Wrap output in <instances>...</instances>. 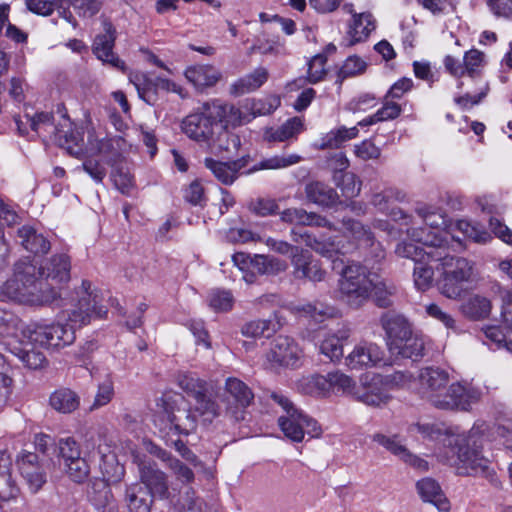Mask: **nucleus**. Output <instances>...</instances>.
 Segmentation results:
<instances>
[{
	"label": "nucleus",
	"mask_w": 512,
	"mask_h": 512,
	"mask_svg": "<svg viewBox=\"0 0 512 512\" xmlns=\"http://www.w3.org/2000/svg\"><path fill=\"white\" fill-rule=\"evenodd\" d=\"M77 302L68 313L67 322L38 323L27 326L26 336L30 342L51 351H60L72 345L76 339V326L82 327L93 318H103L107 309L102 305L103 297L92 289L88 280H83L76 290Z\"/></svg>",
	"instance_id": "nucleus-1"
},
{
	"label": "nucleus",
	"mask_w": 512,
	"mask_h": 512,
	"mask_svg": "<svg viewBox=\"0 0 512 512\" xmlns=\"http://www.w3.org/2000/svg\"><path fill=\"white\" fill-rule=\"evenodd\" d=\"M411 429L423 436L437 441L434 449L436 457L457 468L459 474L486 475L490 474L489 460L482 456L479 439L484 425L474 426L468 433L442 431L435 425L414 424Z\"/></svg>",
	"instance_id": "nucleus-2"
},
{
	"label": "nucleus",
	"mask_w": 512,
	"mask_h": 512,
	"mask_svg": "<svg viewBox=\"0 0 512 512\" xmlns=\"http://www.w3.org/2000/svg\"><path fill=\"white\" fill-rule=\"evenodd\" d=\"M249 121L250 117L235 105L212 100L203 103L184 117L181 121V130L190 140L206 147L212 153H218L227 150L221 143L222 137L228 136L226 129Z\"/></svg>",
	"instance_id": "nucleus-3"
},
{
	"label": "nucleus",
	"mask_w": 512,
	"mask_h": 512,
	"mask_svg": "<svg viewBox=\"0 0 512 512\" xmlns=\"http://www.w3.org/2000/svg\"><path fill=\"white\" fill-rule=\"evenodd\" d=\"M440 278L438 289L440 293L453 300L462 298L478 280L474 264L466 258L449 255L445 249L439 251Z\"/></svg>",
	"instance_id": "nucleus-4"
},
{
	"label": "nucleus",
	"mask_w": 512,
	"mask_h": 512,
	"mask_svg": "<svg viewBox=\"0 0 512 512\" xmlns=\"http://www.w3.org/2000/svg\"><path fill=\"white\" fill-rule=\"evenodd\" d=\"M380 323L387 335L389 351L393 355L415 360L423 356L424 338L412 331L410 324L403 316L386 312L381 316Z\"/></svg>",
	"instance_id": "nucleus-5"
},
{
	"label": "nucleus",
	"mask_w": 512,
	"mask_h": 512,
	"mask_svg": "<svg viewBox=\"0 0 512 512\" xmlns=\"http://www.w3.org/2000/svg\"><path fill=\"white\" fill-rule=\"evenodd\" d=\"M363 263L353 262L346 265L341 272L338 290L341 298L353 308H359L369 300L370 288L377 280V271Z\"/></svg>",
	"instance_id": "nucleus-6"
},
{
	"label": "nucleus",
	"mask_w": 512,
	"mask_h": 512,
	"mask_svg": "<svg viewBox=\"0 0 512 512\" xmlns=\"http://www.w3.org/2000/svg\"><path fill=\"white\" fill-rule=\"evenodd\" d=\"M416 216H409L404 219V224L408 226L406 233L413 240L423 245H432L440 249H445L449 234L444 230L446 226L445 217L429 207H419L415 210Z\"/></svg>",
	"instance_id": "nucleus-7"
},
{
	"label": "nucleus",
	"mask_w": 512,
	"mask_h": 512,
	"mask_svg": "<svg viewBox=\"0 0 512 512\" xmlns=\"http://www.w3.org/2000/svg\"><path fill=\"white\" fill-rule=\"evenodd\" d=\"M271 397L285 411V414L278 418V425L285 437L299 443L304 440L305 434L311 438L321 436L322 428L318 422L297 408L286 396L273 393Z\"/></svg>",
	"instance_id": "nucleus-8"
},
{
	"label": "nucleus",
	"mask_w": 512,
	"mask_h": 512,
	"mask_svg": "<svg viewBox=\"0 0 512 512\" xmlns=\"http://www.w3.org/2000/svg\"><path fill=\"white\" fill-rule=\"evenodd\" d=\"M36 267L30 263L18 264L14 278L6 281L0 290L1 301H14L30 305L33 286V277Z\"/></svg>",
	"instance_id": "nucleus-9"
},
{
	"label": "nucleus",
	"mask_w": 512,
	"mask_h": 512,
	"mask_svg": "<svg viewBox=\"0 0 512 512\" xmlns=\"http://www.w3.org/2000/svg\"><path fill=\"white\" fill-rule=\"evenodd\" d=\"M254 400L252 390L240 379L229 377L225 381V396L220 402L225 406V415L232 420L245 418V410Z\"/></svg>",
	"instance_id": "nucleus-10"
},
{
	"label": "nucleus",
	"mask_w": 512,
	"mask_h": 512,
	"mask_svg": "<svg viewBox=\"0 0 512 512\" xmlns=\"http://www.w3.org/2000/svg\"><path fill=\"white\" fill-rule=\"evenodd\" d=\"M302 350L294 339L279 335L271 343L266 354L268 368L279 371L283 368L295 369L301 365Z\"/></svg>",
	"instance_id": "nucleus-11"
},
{
	"label": "nucleus",
	"mask_w": 512,
	"mask_h": 512,
	"mask_svg": "<svg viewBox=\"0 0 512 512\" xmlns=\"http://www.w3.org/2000/svg\"><path fill=\"white\" fill-rule=\"evenodd\" d=\"M481 398V392L474 387L464 386L459 382L447 385L435 401L433 406L444 410H464L467 411L471 406L477 403Z\"/></svg>",
	"instance_id": "nucleus-12"
},
{
	"label": "nucleus",
	"mask_w": 512,
	"mask_h": 512,
	"mask_svg": "<svg viewBox=\"0 0 512 512\" xmlns=\"http://www.w3.org/2000/svg\"><path fill=\"white\" fill-rule=\"evenodd\" d=\"M169 430L179 435H188L194 432L198 425V415L184 398L180 397L175 405L165 410Z\"/></svg>",
	"instance_id": "nucleus-13"
},
{
	"label": "nucleus",
	"mask_w": 512,
	"mask_h": 512,
	"mask_svg": "<svg viewBox=\"0 0 512 512\" xmlns=\"http://www.w3.org/2000/svg\"><path fill=\"white\" fill-rule=\"evenodd\" d=\"M384 350L371 341H360L345 357V366L350 370H362L378 366L384 361Z\"/></svg>",
	"instance_id": "nucleus-14"
},
{
	"label": "nucleus",
	"mask_w": 512,
	"mask_h": 512,
	"mask_svg": "<svg viewBox=\"0 0 512 512\" xmlns=\"http://www.w3.org/2000/svg\"><path fill=\"white\" fill-rule=\"evenodd\" d=\"M414 382L421 397L432 404L448 385L449 375L440 368L426 367L419 371Z\"/></svg>",
	"instance_id": "nucleus-15"
},
{
	"label": "nucleus",
	"mask_w": 512,
	"mask_h": 512,
	"mask_svg": "<svg viewBox=\"0 0 512 512\" xmlns=\"http://www.w3.org/2000/svg\"><path fill=\"white\" fill-rule=\"evenodd\" d=\"M343 226L345 233L355 239L360 246L369 248L370 251L366 255L364 261L368 259L367 265L374 267L370 264L379 263L385 258V251L379 242L374 241L372 232L362 225L360 222L355 220H343Z\"/></svg>",
	"instance_id": "nucleus-16"
},
{
	"label": "nucleus",
	"mask_w": 512,
	"mask_h": 512,
	"mask_svg": "<svg viewBox=\"0 0 512 512\" xmlns=\"http://www.w3.org/2000/svg\"><path fill=\"white\" fill-rule=\"evenodd\" d=\"M21 476L31 492H38L47 482V473L37 454L23 451L17 456Z\"/></svg>",
	"instance_id": "nucleus-17"
},
{
	"label": "nucleus",
	"mask_w": 512,
	"mask_h": 512,
	"mask_svg": "<svg viewBox=\"0 0 512 512\" xmlns=\"http://www.w3.org/2000/svg\"><path fill=\"white\" fill-rule=\"evenodd\" d=\"M33 286L35 290L32 292L30 305L33 306H50L60 308L65 305L62 297V289L60 285L55 284L51 280L43 276L33 277Z\"/></svg>",
	"instance_id": "nucleus-18"
},
{
	"label": "nucleus",
	"mask_w": 512,
	"mask_h": 512,
	"mask_svg": "<svg viewBox=\"0 0 512 512\" xmlns=\"http://www.w3.org/2000/svg\"><path fill=\"white\" fill-rule=\"evenodd\" d=\"M293 267V277L295 279H307L312 282H321L324 280L326 272L315 260L309 251L300 249L295 250L291 258Z\"/></svg>",
	"instance_id": "nucleus-19"
},
{
	"label": "nucleus",
	"mask_w": 512,
	"mask_h": 512,
	"mask_svg": "<svg viewBox=\"0 0 512 512\" xmlns=\"http://www.w3.org/2000/svg\"><path fill=\"white\" fill-rule=\"evenodd\" d=\"M122 142L121 138L99 139L90 133L86 152L87 154H94L108 165L116 166V164L122 162V154L120 152Z\"/></svg>",
	"instance_id": "nucleus-20"
},
{
	"label": "nucleus",
	"mask_w": 512,
	"mask_h": 512,
	"mask_svg": "<svg viewBox=\"0 0 512 512\" xmlns=\"http://www.w3.org/2000/svg\"><path fill=\"white\" fill-rule=\"evenodd\" d=\"M184 75L199 92L216 86L223 79L222 71L212 64L191 65L185 69Z\"/></svg>",
	"instance_id": "nucleus-21"
},
{
	"label": "nucleus",
	"mask_w": 512,
	"mask_h": 512,
	"mask_svg": "<svg viewBox=\"0 0 512 512\" xmlns=\"http://www.w3.org/2000/svg\"><path fill=\"white\" fill-rule=\"evenodd\" d=\"M102 34L96 36L93 43V52L96 57L113 67H116L120 70L125 69V64L122 60L115 56L113 53L114 41H115V29L112 24L109 22L103 23Z\"/></svg>",
	"instance_id": "nucleus-22"
},
{
	"label": "nucleus",
	"mask_w": 512,
	"mask_h": 512,
	"mask_svg": "<svg viewBox=\"0 0 512 512\" xmlns=\"http://www.w3.org/2000/svg\"><path fill=\"white\" fill-rule=\"evenodd\" d=\"M140 479L145 489L152 497L161 499L169 497L167 478L164 472L154 464H142L140 467Z\"/></svg>",
	"instance_id": "nucleus-23"
},
{
	"label": "nucleus",
	"mask_w": 512,
	"mask_h": 512,
	"mask_svg": "<svg viewBox=\"0 0 512 512\" xmlns=\"http://www.w3.org/2000/svg\"><path fill=\"white\" fill-rule=\"evenodd\" d=\"M407 199L406 193L396 189H387L382 193H377L372 198V204L377 207L381 212L391 216L395 221L409 219L400 208L393 206V202H404Z\"/></svg>",
	"instance_id": "nucleus-24"
},
{
	"label": "nucleus",
	"mask_w": 512,
	"mask_h": 512,
	"mask_svg": "<svg viewBox=\"0 0 512 512\" xmlns=\"http://www.w3.org/2000/svg\"><path fill=\"white\" fill-rule=\"evenodd\" d=\"M27 325L14 313L0 309V343L17 346L18 336H25Z\"/></svg>",
	"instance_id": "nucleus-25"
},
{
	"label": "nucleus",
	"mask_w": 512,
	"mask_h": 512,
	"mask_svg": "<svg viewBox=\"0 0 512 512\" xmlns=\"http://www.w3.org/2000/svg\"><path fill=\"white\" fill-rule=\"evenodd\" d=\"M17 346L8 345L6 349L12 354L17 356L21 362L29 369L37 370L42 369L47 365V359L45 355L33 348L28 349L29 345H36L28 340V336H18Z\"/></svg>",
	"instance_id": "nucleus-26"
},
{
	"label": "nucleus",
	"mask_w": 512,
	"mask_h": 512,
	"mask_svg": "<svg viewBox=\"0 0 512 512\" xmlns=\"http://www.w3.org/2000/svg\"><path fill=\"white\" fill-rule=\"evenodd\" d=\"M354 398L366 405L379 406L389 399L383 380L380 376H373L370 382H362L356 387Z\"/></svg>",
	"instance_id": "nucleus-27"
},
{
	"label": "nucleus",
	"mask_w": 512,
	"mask_h": 512,
	"mask_svg": "<svg viewBox=\"0 0 512 512\" xmlns=\"http://www.w3.org/2000/svg\"><path fill=\"white\" fill-rule=\"evenodd\" d=\"M12 466L10 454L0 450V502L15 499L19 494V487L12 476Z\"/></svg>",
	"instance_id": "nucleus-28"
},
{
	"label": "nucleus",
	"mask_w": 512,
	"mask_h": 512,
	"mask_svg": "<svg viewBox=\"0 0 512 512\" xmlns=\"http://www.w3.org/2000/svg\"><path fill=\"white\" fill-rule=\"evenodd\" d=\"M376 29V20L370 12L354 14L349 24L348 45L353 46L368 39L372 31Z\"/></svg>",
	"instance_id": "nucleus-29"
},
{
	"label": "nucleus",
	"mask_w": 512,
	"mask_h": 512,
	"mask_svg": "<svg viewBox=\"0 0 512 512\" xmlns=\"http://www.w3.org/2000/svg\"><path fill=\"white\" fill-rule=\"evenodd\" d=\"M416 488L424 502L433 504L440 512L449 511L450 503L434 479L423 478L417 482Z\"/></svg>",
	"instance_id": "nucleus-30"
},
{
	"label": "nucleus",
	"mask_w": 512,
	"mask_h": 512,
	"mask_svg": "<svg viewBox=\"0 0 512 512\" xmlns=\"http://www.w3.org/2000/svg\"><path fill=\"white\" fill-rule=\"evenodd\" d=\"M38 275L55 282L57 285L67 283L70 279V259L67 255H55L38 270Z\"/></svg>",
	"instance_id": "nucleus-31"
},
{
	"label": "nucleus",
	"mask_w": 512,
	"mask_h": 512,
	"mask_svg": "<svg viewBox=\"0 0 512 512\" xmlns=\"http://www.w3.org/2000/svg\"><path fill=\"white\" fill-rule=\"evenodd\" d=\"M303 129V120L300 117H292L279 127L265 128L263 139L267 142H285L296 138Z\"/></svg>",
	"instance_id": "nucleus-32"
},
{
	"label": "nucleus",
	"mask_w": 512,
	"mask_h": 512,
	"mask_svg": "<svg viewBox=\"0 0 512 512\" xmlns=\"http://www.w3.org/2000/svg\"><path fill=\"white\" fill-rule=\"evenodd\" d=\"M350 336L348 329L337 333H327L319 343V351L331 362H339L343 357V342Z\"/></svg>",
	"instance_id": "nucleus-33"
},
{
	"label": "nucleus",
	"mask_w": 512,
	"mask_h": 512,
	"mask_svg": "<svg viewBox=\"0 0 512 512\" xmlns=\"http://www.w3.org/2000/svg\"><path fill=\"white\" fill-rule=\"evenodd\" d=\"M280 218L283 222L293 225L318 226L334 229L333 225L324 217L315 213H308L302 208L286 209L281 213Z\"/></svg>",
	"instance_id": "nucleus-34"
},
{
	"label": "nucleus",
	"mask_w": 512,
	"mask_h": 512,
	"mask_svg": "<svg viewBox=\"0 0 512 512\" xmlns=\"http://www.w3.org/2000/svg\"><path fill=\"white\" fill-rule=\"evenodd\" d=\"M204 164L217 180L225 185L232 184L237 178L238 171L244 166L242 160L221 162L212 158H206Z\"/></svg>",
	"instance_id": "nucleus-35"
},
{
	"label": "nucleus",
	"mask_w": 512,
	"mask_h": 512,
	"mask_svg": "<svg viewBox=\"0 0 512 512\" xmlns=\"http://www.w3.org/2000/svg\"><path fill=\"white\" fill-rule=\"evenodd\" d=\"M268 71L258 67L251 73L239 78L230 86V93L239 96L260 88L268 79Z\"/></svg>",
	"instance_id": "nucleus-36"
},
{
	"label": "nucleus",
	"mask_w": 512,
	"mask_h": 512,
	"mask_svg": "<svg viewBox=\"0 0 512 512\" xmlns=\"http://www.w3.org/2000/svg\"><path fill=\"white\" fill-rule=\"evenodd\" d=\"M195 411L198 417H201L203 422L211 423L215 418L225 414V408L214 398L209 392H203L195 399Z\"/></svg>",
	"instance_id": "nucleus-37"
},
{
	"label": "nucleus",
	"mask_w": 512,
	"mask_h": 512,
	"mask_svg": "<svg viewBox=\"0 0 512 512\" xmlns=\"http://www.w3.org/2000/svg\"><path fill=\"white\" fill-rule=\"evenodd\" d=\"M152 498L140 484H132L126 489L125 500L130 512H150Z\"/></svg>",
	"instance_id": "nucleus-38"
},
{
	"label": "nucleus",
	"mask_w": 512,
	"mask_h": 512,
	"mask_svg": "<svg viewBox=\"0 0 512 512\" xmlns=\"http://www.w3.org/2000/svg\"><path fill=\"white\" fill-rule=\"evenodd\" d=\"M305 193L309 201L320 206L331 207L338 202L336 191L322 182L307 184Z\"/></svg>",
	"instance_id": "nucleus-39"
},
{
	"label": "nucleus",
	"mask_w": 512,
	"mask_h": 512,
	"mask_svg": "<svg viewBox=\"0 0 512 512\" xmlns=\"http://www.w3.org/2000/svg\"><path fill=\"white\" fill-rule=\"evenodd\" d=\"M425 246L426 248H422L412 243L401 242L396 246L395 253L400 257L413 260L414 263H417L422 259L435 260V258L440 257V248L432 245Z\"/></svg>",
	"instance_id": "nucleus-40"
},
{
	"label": "nucleus",
	"mask_w": 512,
	"mask_h": 512,
	"mask_svg": "<svg viewBox=\"0 0 512 512\" xmlns=\"http://www.w3.org/2000/svg\"><path fill=\"white\" fill-rule=\"evenodd\" d=\"M291 236L294 242H303L324 257L333 258L339 252V248L334 242H324L307 232H298L296 229H292Z\"/></svg>",
	"instance_id": "nucleus-41"
},
{
	"label": "nucleus",
	"mask_w": 512,
	"mask_h": 512,
	"mask_svg": "<svg viewBox=\"0 0 512 512\" xmlns=\"http://www.w3.org/2000/svg\"><path fill=\"white\" fill-rule=\"evenodd\" d=\"M18 236L23 247L34 254H45L50 250L49 241L31 226L20 228Z\"/></svg>",
	"instance_id": "nucleus-42"
},
{
	"label": "nucleus",
	"mask_w": 512,
	"mask_h": 512,
	"mask_svg": "<svg viewBox=\"0 0 512 512\" xmlns=\"http://www.w3.org/2000/svg\"><path fill=\"white\" fill-rule=\"evenodd\" d=\"M359 134L357 126L347 128L340 126L326 133L317 144L319 149H333L340 147L343 143L355 139Z\"/></svg>",
	"instance_id": "nucleus-43"
},
{
	"label": "nucleus",
	"mask_w": 512,
	"mask_h": 512,
	"mask_svg": "<svg viewBox=\"0 0 512 512\" xmlns=\"http://www.w3.org/2000/svg\"><path fill=\"white\" fill-rule=\"evenodd\" d=\"M301 160L302 158L298 154L273 155L271 157L262 159L260 162L251 167L247 173L251 174L260 170L285 169L299 163Z\"/></svg>",
	"instance_id": "nucleus-44"
},
{
	"label": "nucleus",
	"mask_w": 512,
	"mask_h": 512,
	"mask_svg": "<svg viewBox=\"0 0 512 512\" xmlns=\"http://www.w3.org/2000/svg\"><path fill=\"white\" fill-rule=\"evenodd\" d=\"M491 308L490 300L481 295H473L461 305L462 313L474 320L486 318L490 314Z\"/></svg>",
	"instance_id": "nucleus-45"
},
{
	"label": "nucleus",
	"mask_w": 512,
	"mask_h": 512,
	"mask_svg": "<svg viewBox=\"0 0 512 512\" xmlns=\"http://www.w3.org/2000/svg\"><path fill=\"white\" fill-rule=\"evenodd\" d=\"M60 146L64 147L69 154L79 157L82 154L83 136L77 129L69 126L68 130L59 129L54 135Z\"/></svg>",
	"instance_id": "nucleus-46"
},
{
	"label": "nucleus",
	"mask_w": 512,
	"mask_h": 512,
	"mask_svg": "<svg viewBox=\"0 0 512 512\" xmlns=\"http://www.w3.org/2000/svg\"><path fill=\"white\" fill-rule=\"evenodd\" d=\"M78 395L70 389H60L50 396V405L58 412L71 413L79 406Z\"/></svg>",
	"instance_id": "nucleus-47"
},
{
	"label": "nucleus",
	"mask_w": 512,
	"mask_h": 512,
	"mask_svg": "<svg viewBox=\"0 0 512 512\" xmlns=\"http://www.w3.org/2000/svg\"><path fill=\"white\" fill-rule=\"evenodd\" d=\"M177 383L179 387L194 399L203 392L210 391V385L196 374L190 372H181L177 375Z\"/></svg>",
	"instance_id": "nucleus-48"
},
{
	"label": "nucleus",
	"mask_w": 512,
	"mask_h": 512,
	"mask_svg": "<svg viewBox=\"0 0 512 512\" xmlns=\"http://www.w3.org/2000/svg\"><path fill=\"white\" fill-rule=\"evenodd\" d=\"M394 293L395 287L377 273V280L373 281L370 288L369 299L372 298L378 307L387 308L392 304L391 298Z\"/></svg>",
	"instance_id": "nucleus-49"
},
{
	"label": "nucleus",
	"mask_w": 512,
	"mask_h": 512,
	"mask_svg": "<svg viewBox=\"0 0 512 512\" xmlns=\"http://www.w3.org/2000/svg\"><path fill=\"white\" fill-rule=\"evenodd\" d=\"M433 263H439V261L422 259L415 263L413 278L418 290L426 291L431 287L434 280Z\"/></svg>",
	"instance_id": "nucleus-50"
},
{
	"label": "nucleus",
	"mask_w": 512,
	"mask_h": 512,
	"mask_svg": "<svg viewBox=\"0 0 512 512\" xmlns=\"http://www.w3.org/2000/svg\"><path fill=\"white\" fill-rule=\"evenodd\" d=\"M280 324L271 319H258L245 323L241 328V333L245 337L260 338L265 335L276 332Z\"/></svg>",
	"instance_id": "nucleus-51"
},
{
	"label": "nucleus",
	"mask_w": 512,
	"mask_h": 512,
	"mask_svg": "<svg viewBox=\"0 0 512 512\" xmlns=\"http://www.w3.org/2000/svg\"><path fill=\"white\" fill-rule=\"evenodd\" d=\"M334 180L337 186L341 189L342 195L351 199L359 195L361 190V182L357 176L351 172H345L344 174H335Z\"/></svg>",
	"instance_id": "nucleus-52"
},
{
	"label": "nucleus",
	"mask_w": 512,
	"mask_h": 512,
	"mask_svg": "<svg viewBox=\"0 0 512 512\" xmlns=\"http://www.w3.org/2000/svg\"><path fill=\"white\" fill-rule=\"evenodd\" d=\"M130 81L135 86L138 95L145 102L151 104L156 93V81L149 79L145 74H134L130 76Z\"/></svg>",
	"instance_id": "nucleus-53"
},
{
	"label": "nucleus",
	"mask_w": 512,
	"mask_h": 512,
	"mask_svg": "<svg viewBox=\"0 0 512 512\" xmlns=\"http://www.w3.org/2000/svg\"><path fill=\"white\" fill-rule=\"evenodd\" d=\"M113 170L111 173V178L115 187L122 194H130L131 190L134 187L133 176L130 174L129 169L122 165V162L116 164V166H112Z\"/></svg>",
	"instance_id": "nucleus-54"
},
{
	"label": "nucleus",
	"mask_w": 512,
	"mask_h": 512,
	"mask_svg": "<svg viewBox=\"0 0 512 512\" xmlns=\"http://www.w3.org/2000/svg\"><path fill=\"white\" fill-rule=\"evenodd\" d=\"M331 392H341L354 397L355 381L347 374L337 370L329 373Z\"/></svg>",
	"instance_id": "nucleus-55"
},
{
	"label": "nucleus",
	"mask_w": 512,
	"mask_h": 512,
	"mask_svg": "<svg viewBox=\"0 0 512 512\" xmlns=\"http://www.w3.org/2000/svg\"><path fill=\"white\" fill-rule=\"evenodd\" d=\"M63 469L67 476L76 483L84 482L89 474H90V466L85 459V457H81L79 459H75L65 465H63Z\"/></svg>",
	"instance_id": "nucleus-56"
},
{
	"label": "nucleus",
	"mask_w": 512,
	"mask_h": 512,
	"mask_svg": "<svg viewBox=\"0 0 512 512\" xmlns=\"http://www.w3.org/2000/svg\"><path fill=\"white\" fill-rule=\"evenodd\" d=\"M105 161L96 157L94 154H88L84 160L81 168L94 180L96 183H102L106 177L107 170Z\"/></svg>",
	"instance_id": "nucleus-57"
},
{
	"label": "nucleus",
	"mask_w": 512,
	"mask_h": 512,
	"mask_svg": "<svg viewBox=\"0 0 512 512\" xmlns=\"http://www.w3.org/2000/svg\"><path fill=\"white\" fill-rule=\"evenodd\" d=\"M457 228L466 237L478 243H486L491 238L490 234L484 229L482 225L473 223L468 220H459L457 222Z\"/></svg>",
	"instance_id": "nucleus-58"
},
{
	"label": "nucleus",
	"mask_w": 512,
	"mask_h": 512,
	"mask_svg": "<svg viewBox=\"0 0 512 512\" xmlns=\"http://www.w3.org/2000/svg\"><path fill=\"white\" fill-rule=\"evenodd\" d=\"M234 299L229 291L212 290L208 295V304L216 312H227L233 307Z\"/></svg>",
	"instance_id": "nucleus-59"
},
{
	"label": "nucleus",
	"mask_w": 512,
	"mask_h": 512,
	"mask_svg": "<svg viewBox=\"0 0 512 512\" xmlns=\"http://www.w3.org/2000/svg\"><path fill=\"white\" fill-rule=\"evenodd\" d=\"M373 441L383 446L401 460L404 456H407V448L402 444L398 436H386L384 434L377 433L373 435Z\"/></svg>",
	"instance_id": "nucleus-60"
},
{
	"label": "nucleus",
	"mask_w": 512,
	"mask_h": 512,
	"mask_svg": "<svg viewBox=\"0 0 512 512\" xmlns=\"http://www.w3.org/2000/svg\"><path fill=\"white\" fill-rule=\"evenodd\" d=\"M30 126L37 133H45L47 135H55L58 130V127L53 122V115L47 112L35 114L30 119Z\"/></svg>",
	"instance_id": "nucleus-61"
},
{
	"label": "nucleus",
	"mask_w": 512,
	"mask_h": 512,
	"mask_svg": "<svg viewBox=\"0 0 512 512\" xmlns=\"http://www.w3.org/2000/svg\"><path fill=\"white\" fill-rule=\"evenodd\" d=\"M464 75L476 76L483 68L484 54L477 49H471L464 54Z\"/></svg>",
	"instance_id": "nucleus-62"
},
{
	"label": "nucleus",
	"mask_w": 512,
	"mask_h": 512,
	"mask_svg": "<svg viewBox=\"0 0 512 512\" xmlns=\"http://www.w3.org/2000/svg\"><path fill=\"white\" fill-rule=\"evenodd\" d=\"M114 397V384L111 379H106L98 385L97 392L94 397V401L90 407L91 410H95L106 406Z\"/></svg>",
	"instance_id": "nucleus-63"
},
{
	"label": "nucleus",
	"mask_w": 512,
	"mask_h": 512,
	"mask_svg": "<svg viewBox=\"0 0 512 512\" xmlns=\"http://www.w3.org/2000/svg\"><path fill=\"white\" fill-rule=\"evenodd\" d=\"M58 446L62 465L82 457L79 445L72 438L61 439Z\"/></svg>",
	"instance_id": "nucleus-64"
}]
</instances>
